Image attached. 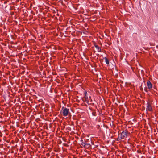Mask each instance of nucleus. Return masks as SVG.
I'll return each instance as SVG.
<instances>
[{
	"label": "nucleus",
	"instance_id": "nucleus-1",
	"mask_svg": "<svg viewBox=\"0 0 158 158\" xmlns=\"http://www.w3.org/2000/svg\"><path fill=\"white\" fill-rule=\"evenodd\" d=\"M61 112L62 113L63 116H66L69 113V109L64 107H62Z\"/></svg>",
	"mask_w": 158,
	"mask_h": 158
},
{
	"label": "nucleus",
	"instance_id": "nucleus-2",
	"mask_svg": "<svg viewBox=\"0 0 158 158\" xmlns=\"http://www.w3.org/2000/svg\"><path fill=\"white\" fill-rule=\"evenodd\" d=\"M146 111L150 112H152L153 109L152 108V103L150 102H148L147 103Z\"/></svg>",
	"mask_w": 158,
	"mask_h": 158
},
{
	"label": "nucleus",
	"instance_id": "nucleus-3",
	"mask_svg": "<svg viewBox=\"0 0 158 158\" xmlns=\"http://www.w3.org/2000/svg\"><path fill=\"white\" fill-rule=\"evenodd\" d=\"M121 138L122 139H123L127 136V133L126 131H123L121 134Z\"/></svg>",
	"mask_w": 158,
	"mask_h": 158
},
{
	"label": "nucleus",
	"instance_id": "nucleus-4",
	"mask_svg": "<svg viewBox=\"0 0 158 158\" xmlns=\"http://www.w3.org/2000/svg\"><path fill=\"white\" fill-rule=\"evenodd\" d=\"M147 86L149 89H151L152 87V83L149 81H148L147 82Z\"/></svg>",
	"mask_w": 158,
	"mask_h": 158
},
{
	"label": "nucleus",
	"instance_id": "nucleus-5",
	"mask_svg": "<svg viewBox=\"0 0 158 158\" xmlns=\"http://www.w3.org/2000/svg\"><path fill=\"white\" fill-rule=\"evenodd\" d=\"M95 47L97 49V50L98 52H100L101 51V49L99 47V46L97 45H95Z\"/></svg>",
	"mask_w": 158,
	"mask_h": 158
},
{
	"label": "nucleus",
	"instance_id": "nucleus-6",
	"mask_svg": "<svg viewBox=\"0 0 158 158\" xmlns=\"http://www.w3.org/2000/svg\"><path fill=\"white\" fill-rule=\"evenodd\" d=\"M84 94H85V100H87V99H88V97L87 96V93L86 91H85Z\"/></svg>",
	"mask_w": 158,
	"mask_h": 158
},
{
	"label": "nucleus",
	"instance_id": "nucleus-7",
	"mask_svg": "<svg viewBox=\"0 0 158 158\" xmlns=\"http://www.w3.org/2000/svg\"><path fill=\"white\" fill-rule=\"evenodd\" d=\"M105 62H106V63L107 64H109V62L108 59L106 57H105Z\"/></svg>",
	"mask_w": 158,
	"mask_h": 158
},
{
	"label": "nucleus",
	"instance_id": "nucleus-8",
	"mask_svg": "<svg viewBox=\"0 0 158 158\" xmlns=\"http://www.w3.org/2000/svg\"><path fill=\"white\" fill-rule=\"evenodd\" d=\"M89 145H90L89 144L86 143L85 144L84 146L86 147H89Z\"/></svg>",
	"mask_w": 158,
	"mask_h": 158
}]
</instances>
